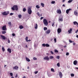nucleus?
Wrapping results in <instances>:
<instances>
[{"label": "nucleus", "instance_id": "nucleus-1", "mask_svg": "<svg viewBox=\"0 0 78 78\" xmlns=\"http://www.w3.org/2000/svg\"><path fill=\"white\" fill-rule=\"evenodd\" d=\"M11 9L12 11H17L18 10V6L17 5H15L13 6V7H12Z\"/></svg>", "mask_w": 78, "mask_h": 78}, {"label": "nucleus", "instance_id": "nucleus-2", "mask_svg": "<svg viewBox=\"0 0 78 78\" xmlns=\"http://www.w3.org/2000/svg\"><path fill=\"white\" fill-rule=\"evenodd\" d=\"M43 22L45 26H47L48 25V22L46 19H43Z\"/></svg>", "mask_w": 78, "mask_h": 78}, {"label": "nucleus", "instance_id": "nucleus-3", "mask_svg": "<svg viewBox=\"0 0 78 78\" xmlns=\"http://www.w3.org/2000/svg\"><path fill=\"white\" fill-rule=\"evenodd\" d=\"M9 14V11L4 12L2 13V14L3 15V16H8Z\"/></svg>", "mask_w": 78, "mask_h": 78}, {"label": "nucleus", "instance_id": "nucleus-4", "mask_svg": "<svg viewBox=\"0 0 78 78\" xmlns=\"http://www.w3.org/2000/svg\"><path fill=\"white\" fill-rule=\"evenodd\" d=\"M28 12L29 14H31L32 13V11L31 10V8L30 7L28 9Z\"/></svg>", "mask_w": 78, "mask_h": 78}, {"label": "nucleus", "instance_id": "nucleus-5", "mask_svg": "<svg viewBox=\"0 0 78 78\" xmlns=\"http://www.w3.org/2000/svg\"><path fill=\"white\" fill-rule=\"evenodd\" d=\"M2 30L3 31L6 30V25L4 26L2 28Z\"/></svg>", "mask_w": 78, "mask_h": 78}, {"label": "nucleus", "instance_id": "nucleus-6", "mask_svg": "<svg viewBox=\"0 0 78 78\" xmlns=\"http://www.w3.org/2000/svg\"><path fill=\"white\" fill-rule=\"evenodd\" d=\"M62 31V30H61V29L60 28H58L57 29L58 33H61Z\"/></svg>", "mask_w": 78, "mask_h": 78}, {"label": "nucleus", "instance_id": "nucleus-7", "mask_svg": "<svg viewBox=\"0 0 78 78\" xmlns=\"http://www.w3.org/2000/svg\"><path fill=\"white\" fill-rule=\"evenodd\" d=\"M0 36L2 39H3V40H5V39H6V38L5 36L2 35H1Z\"/></svg>", "mask_w": 78, "mask_h": 78}, {"label": "nucleus", "instance_id": "nucleus-8", "mask_svg": "<svg viewBox=\"0 0 78 78\" xmlns=\"http://www.w3.org/2000/svg\"><path fill=\"white\" fill-rule=\"evenodd\" d=\"M72 11V9H68L66 10V13L67 14H69V11Z\"/></svg>", "mask_w": 78, "mask_h": 78}, {"label": "nucleus", "instance_id": "nucleus-9", "mask_svg": "<svg viewBox=\"0 0 78 78\" xmlns=\"http://www.w3.org/2000/svg\"><path fill=\"white\" fill-rule=\"evenodd\" d=\"M18 68H19V67H18V66H16L15 67H13V69H14V70L15 69L16 70H18Z\"/></svg>", "mask_w": 78, "mask_h": 78}, {"label": "nucleus", "instance_id": "nucleus-10", "mask_svg": "<svg viewBox=\"0 0 78 78\" xmlns=\"http://www.w3.org/2000/svg\"><path fill=\"white\" fill-rule=\"evenodd\" d=\"M73 23H74V25H77V27H78V23L77 22H76V21L73 22Z\"/></svg>", "mask_w": 78, "mask_h": 78}, {"label": "nucleus", "instance_id": "nucleus-11", "mask_svg": "<svg viewBox=\"0 0 78 78\" xmlns=\"http://www.w3.org/2000/svg\"><path fill=\"white\" fill-rule=\"evenodd\" d=\"M44 60H48L50 58H49L48 57L46 56L44 58Z\"/></svg>", "mask_w": 78, "mask_h": 78}, {"label": "nucleus", "instance_id": "nucleus-12", "mask_svg": "<svg viewBox=\"0 0 78 78\" xmlns=\"http://www.w3.org/2000/svg\"><path fill=\"white\" fill-rule=\"evenodd\" d=\"M59 76H60L61 78L62 77V73L61 72H59Z\"/></svg>", "mask_w": 78, "mask_h": 78}, {"label": "nucleus", "instance_id": "nucleus-13", "mask_svg": "<svg viewBox=\"0 0 78 78\" xmlns=\"http://www.w3.org/2000/svg\"><path fill=\"white\" fill-rule=\"evenodd\" d=\"M57 13L58 14H61V11L60 9H58L57 10Z\"/></svg>", "mask_w": 78, "mask_h": 78}, {"label": "nucleus", "instance_id": "nucleus-14", "mask_svg": "<svg viewBox=\"0 0 78 78\" xmlns=\"http://www.w3.org/2000/svg\"><path fill=\"white\" fill-rule=\"evenodd\" d=\"M50 31H51V30H50L49 29L46 32V34H49L50 33Z\"/></svg>", "mask_w": 78, "mask_h": 78}, {"label": "nucleus", "instance_id": "nucleus-15", "mask_svg": "<svg viewBox=\"0 0 78 78\" xmlns=\"http://www.w3.org/2000/svg\"><path fill=\"white\" fill-rule=\"evenodd\" d=\"M7 51H9V53H11V49L9 48L7 49Z\"/></svg>", "mask_w": 78, "mask_h": 78}, {"label": "nucleus", "instance_id": "nucleus-16", "mask_svg": "<svg viewBox=\"0 0 78 78\" xmlns=\"http://www.w3.org/2000/svg\"><path fill=\"white\" fill-rule=\"evenodd\" d=\"M72 31V29L71 28L69 30H68V32L69 33V34L71 33V32Z\"/></svg>", "mask_w": 78, "mask_h": 78}, {"label": "nucleus", "instance_id": "nucleus-17", "mask_svg": "<svg viewBox=\"0 0 78 78\" xmlns=\"http://www.w3.org/2000/svg\"><path fill=\"white\" fill-rule=\"evenodd\" d=\"M77 61L75 60L73 62L74 65H76L77 64Z\"/></svg>", "mask_w": 78, "mask_h": 78}, {"label": "nucleus", "instance_id": "nucleus-18", "mask_svg": "<svg viewBox=\"0 0 78 78\" xmlns=\"http://www.w3.org/2000/svg\"><path fill=\"white\" fill-rule=\"evenodd\" d=\"M35 27V29H37V27H38V26L37 25V24L36 23L35 24V25L34 26Z\"/></svg>", "mask_w": 78, "mask_h": 78}, {"label": "nucleus", "instance_id": "nucleus-19", "mask_svg": "<svg viewBox=\"0 0 78 78\" xmlns=\"http://www.w3.org/2000/svg\"><path fill=\"white\" fill-rule=\"evenodd\" d=\"M23 28H24L23 26L22 25H20L19 26V28H20V29H23Z\"/></svg>", "mask_w": 78, "mask_h": 78}, {"label": "nucleus", "instance_id": "nucleus-20", "mask_svg": "<svg viewBox=\"0 0 78 78\" xmlns=\"http://www.w3.org/2000/svg\"><path fill=\"white\" fill-rule=\"evenodd\" d=\"M74 14H75L76 16H78V13L77 12H76V11H75L74 12Z\"/></svg>", "mask_w": 78, "mask_h": 78}, {"label": "nucleus", "instance_id": "nucleus-21", "mask_svg": "<svg viewBox=\"0 0 78 78\" xmlns=\"http://www.w3.org/2000/svg\"><path fill=\"white\" fill-rule=\"evenodd\" d=\"M26 60L27 61H28V62H30V60L28 58H27V57L26 58Z\"/></svg>", "mask_w": 78, "mask_h": 78}, {"label": "nucleus", "instance_id": "nucleus-22", "mask_svg": "<svg viewBox=\"0 0 78 78\" xmlns=\"http://www.w3.org/2000/svg\"><path fill=\"white\" fill-rule=\"evenodd\" d=\"M2 51H3V52H4L5 51V48H4V47H2Z\"/></svg>", "mask_w": 78, "mask_h": 78}, {"label": "nucleus", "instance_id": "nucleus-23", "mask_svg": "<svg viewBox=\"0 0 78 78\" xmlns=\"http://www.w3.org/2000/svg\"><path fill=\"white\" fill-rule=\"evenodd\" d=\"M45 46L47 47H50V45H49V44H45Z\"/></svg>", "mask_w": 78, "mask_h": 78}, {"label": "nucleus", "instance_id": "nucleus-24", "mask_svg": "<svg viewBox=\"0 0 78 78\" xmlns=\"http://www.w3.org/2000/svg\"><path fill=\"white\" fill-rule=\"evenodd\" d=\"M28 37H26L25 40H26V42H28Z\"/></svg>", "mask_w": 78, "mask_h": 78}, {"label": "nucleus", "instance_id": "nucleus-25", "mask_svg": "<svg viewBox=\"0 0 78 78\" xmlns=\"http://www.w3.org/2000/svg\"><path fill=\"white\" fill-rule=\"evenodd\" d=\"M41 5L42 6V7H44V4L42 3H41Z\"/></svg>", "mask_w": 78, "mask_h": 78}, {"label": "nucleus", "instance_id": "nucleus-26", "mask_svg": "<svg viewBox=\"0 0 78 78\" xmlns=\"http://www.w3.org/2000/svg\"><path fill=\"white\" fill-rule=\"evenodd\" d=\"M36 8H37V9L39 8H40V7L39 6V5H36Z\"/></svg>", "mask_w": 78, "mask_h": 78}, {"label": "nucleus", "instance_id": "nucleus-27", "mask_svg": "<svg viewBox=\"0 0 78 78\" xmlns=\"http://www.w3.org/2000/svg\"><path fill=\"white\" fill-rule=\"evenodd\" d=\"M54 57H53V56H50L49 57V58L51 59H53Z\"/></svg>", "mask_w": 78, "mask_h": 78}, {"label": "nucleus", "instance_id": "nucleus-28", "mask_svg": "<svg viewBox=\"0 0 78 78\" xmlns=\"http://www.w3.org/2000/svg\"><path fill=\"white\" fill-rule=\"evenodd\" d=\"M44 31H46L47 30V27H44Z\"/></svg>", "mask_w": 78, "mask_h": 78}, {"label": "nucleus", "instance_id": "nucleus-29", "mask_svg": "<svg viewBox=\"0 0 78 78\" xmlns=\"http://www.w3.org/2000/svg\"><path fill=\"white\" fill-rule=\"evenodd\" d=\"M73 1V0H69L68 1V3H71Z\"/></svg>", "mask_w": 78, "mask_h": 78}, {"label": "nucleus", "instance_id": "nucleus-30", "mask_svg": "<svg viewBox=\"0 0 78 78\" xmlns=\"http://www.w3.org/2000/svg\"><path fill=\"white\" fill-rule=\"evenodd\" d=\"M51 3L52 4H55V1H52L51 2Z\"/></svg>", "mask_w": 78, "mask_h": 78}, {"label": "nucleus", "instance_id": "nucleus-31", "mask_svg": "<svg viewBox=\"0 0 78 78\" xmlns=\"http://www.w3.org/2000/svg\"><path fill=\"white\" fill-rule=\"evenodd\" d=\"M26 10H27L26 9H25V8H23V12H25V11H26Z\"/></svg>", "mask_w": 78, "mask_h": 78}, {"label": "nucleus", "instance_id": "nucleus-32", "mask_svg": "<svg viewBox=\"0 0 78 78\" xmlns=\"http://www.w3.org/2000/svg\"><path fill=\"white\" fill-rule=\"evenodd\" d=\"M58 67H60V64H59V63H58L57 64Z\"/></svg>", "mask_w": 78, "mask_h": 78}, {"label": "nucleus", "instance_id": "nucleus-33", "mask_svg": "<svg viewBox=\"0 0 78 78\" xmlns=\"http://www.w3.org/2000/svg\"><path fill=\"white\" fill-rule=\"evenodd\" d=\"M51 71L53 72H55V71L54 70V69H53V68L51 69Z\"/></svg>", "mask_w": 78, "mask_h": 78}, {"label": "nucleus", "instance_id": "nucleus-34", "mask_svg": "<svg viewBox=\"0 0 78 78\" xmlns=\"http://www.w3.org/2000/svg\"><path fill=\"white\" fill-rule=\"evenodd\" d=\"M71 76H72V77H73V76H75V75L74 74L72 73L71 74Z\"/></svg>", "mask_w": 78, "mask_h": 78}, {"label": "nucleus", "instance_id": "nucleus-35", "mask_svg": "<svg viewBox=\"0 0 78 78\" xmlns=\"http://www.w3.org/2000/svg\"><path fill=\"white\" fill-rule=\"evenodd\" d=\"M2 34H5V33H6V31H2Z\"/></svg>", "mask_w": 78, "mask_h": 78}, {"label": "nucleus", "instance_id": "nucleus-36", "mask_svg": "<svg viewBox=\"0 0 78 78\" xmlns=\"http://www.w3.org/2000/svg\"><path fill=\"white\" fill-rule=\"evenodd\" d=\"M8 25L9 26H11V22L9 23Z\"/></svg>", "mask_w": 78, "mask_h": 78}, {"label": "nucleus", "instance_id": "nucleus-37", "mask_svg": "<svg viewBox=\"0 0 78 78\" xmlns=\"http://www.w3.org/2000/svg\"><path fill=\"white\" fill-rule=\"evenodd\" d=\"M59 20L60 21H62L63 20H62V18H59Z\"/></svg>", "mask_w": 78, "mask_h": 78}, {"label": "nucleus", "instance_id": "nucleus-38", "mask_svg": "<svg viewBox=\"0 0 78 78\" xmlns=\"http://www.w3.org/2000/svg\"><path fill=\"white\" fill-rule=\"evenodd\" d=\"M55 53H58V51L56 49L55 50Z\"/></svg>", "mask_w": 78, "mask_h": 78}, {"label": "nucleus", "instance_id": "nucleus-39", "mask_svg": "<svg viewBox=\"0 0 78 78\" xmlns=\"http://www.w3.org/2000/svg\"><path fill=\"white\" fill-rule=\"evenodd\" d=\"M18 17L19 18H21L22 17V15H18Z\"/></svg>", "mask_w": 78, "mask_h": 78}, {"label": "nucleus", "instance_id": "nucleus-40", "mask_svg": "<svg viewBox=\"0 0 78 78\" xmlns=\"http://www.w3.org/2000/svg\"><path fill=\"white\" fill-rule=\"evenodd\" d=\"M33 59H34V60H37V58L36 57H34Z\"/></svg>", "mask_w": 78, "mask_h": 78}, {"label": "nucleus", "instance_id": "nucleus-41", "mask_svg": "<svg viewBox=\"0 0 78 78\" xmlns=\"http://www.w3.org/2000/svg\"><path fill=\"white\" fill-rule=\"evenodd\" d=\"M66 56H69V53L68 52L66 53Z\"/></svg>", "mask_w": 78, "mask_h": 78}, {"label": "nucleus", "instance_id": "nucleus-42", "mask_svg": "<svg viewBox=\"0 0 78 78\" xmlns=\"http://www.w3.org/2000/svg\"><path fill=\"white\" fill-rule=\"evenodd\" d=\"M10 75H11V76H12L13 75V74H12V73H10Z\"/></svg>", "mask_w": 78, "mask_h": 78}, {"label": "nucleus", "instance_id": "nucleus-43", "mask_svg": "<svg viewBox=\"0 0 78 78\" xmlns=\"http://www.w3.org/2000/svg\"><path fill=\"white\" fill-rule=\"evenodd\" d=\"M42 45L43 46V47H45V44H42Z\"/></svg>", "mask_w": 78, "mask_h": 78}, {"label": "nucleus", "instance_id": "nucleus-44", "mask_svg": "<svg viewBox=\"0 0 78 78\" xmlns=\"http://www.w3.org/2000/svg\"><path fill=\"white\" fill-rule=\"evenodd\" d=\"M69 41L70 43H72V42H73V41H72L70 40H69Z\"/></svg>", "mask_w": 78, "mask_h": 78}, {"label": "nucleus", "instance_id": "nucleus-45", "mask_svg": "<svg viewBox=\"0 0 78 78\" xmlns=\"http://www.w3.org/2000/svg\"><path fill=\"white\" fill-rule=\"evenodd\" d=\"M18 76V74H16V76H15V78H17Z\"/></svg>", "mask_w": 78, "mask_h": 78}, {"label": "nucleus", "instance_id": "nucleus-46", "mask_svg": "<svg viewBox=\"0 0 78 78\" xmlns=\"http://www.w3.org/2000/svg\"><path fill=\"white\" fill-rule=\"evenodd\" d=\"M34 73H35V74H37V73H38V71H35L34 72Z\"/></svg>", "mask_w": 78, "mask_h": 78}, {"label": "nucleus", "instance_id": "nucleus-47", "mask_svg": "<svg viewBox=\"0 0 78 78\" xmlns=\"http://www.w3.org/2000/svg\"><path fill=\"white\" fill-rule=\"evenodd\" d=\"M37 14L38 16H40V14H39V12H37Z\"/></svg>", "mask_w": 78, "mask_h": 78}, {"label": "nucleus", "instance_id": "nucleus-48", "mask_svg": "<svg viewBox=\"0 0 78 78\" xmlns=\"http://www.w3.org/2000/svg\"><path fill=\"white\" fill-rule=\"evenodd\" d=\"M55 42H56V38H55L54 39Z\"/></svg>", "mask_w": 78, "mask_h": 78}, {"label": "nucleus", "instance_id": "nucleus-49", "mask_svg": "<svg viewBox=\"0 0 78 78\" xmlns=\"http://www.w3.org/2000/svg\"><path fill=\"white\" fill-rule=\"evenodd\" d=\"M14 14H13V13H11L10 14V16H12V15H13Z\"/></svg>", "mask_w": 78, "mask_h": 78}, {"label": "nucleus", "instance_id": "nucleus-50", "mask_svg": "<svg viewBox=\"0 0 78 78\" xmlns=\"http://www.w3.org/2000/svg\"><path fill=\"white\" fill-rule=\"evenodd\" d=\"M51 54H52V55H53V51H51Z\"/></svg>", "mask_w": 78, "mask_h": 78}, {"label": "nucleus", "instance_id": "nucleus-51", "mask_svg": "<svg viewBox=\"0 0 78 78\" xmlns=\"http://www.w3.org/2000/svg\"><path fill=\"white\" fill-rule=\"evenodd\" d=\"M57 59H59V56H57Z\"/></svg>", "mask_w": 78, "mask_h": 78}, {"label": "nucleus", "instance_id": "nucleus-52", "mask_svg": "<svg viewBox=\"0 0 78 78\" xmlns=\"http://www.w3.org/2000/svg\"><path fill=\"white\" fill-rule=\"evenodd\" d=\"M55 24V23H52V27H53V26H54V25Z\"/></svg>", "mask_w": 78, "mask_h": 78}, {"label": "nucleus", "instance_id": "nucleus-53", "mask_svg": "<svg viewBox=\"0 0 78 78\" xmlns=\"http://www.w3.org/2000/svg\"><path fill=\"white\" fill-rule=\"evenodd\" d=\"M12 36H15V34H14V33H13V34H12Z\"/></svg>", "mask_w": 78, "mask_h": 78}, {"label": "nucleus", "instance_id": "nucleus-54", "mask_svg": "<svg viewBox=\"0 0 78 78\" xmlns=\"http://www.w3.org/2000/svg\"><path fill=\"white\" fill-rule=\"evenodd\" d=\"M44 19V17H41V18L40 19H41V20H42V19Z\"/></svg>", "mask_w": 78, "mask_h": 78}, {"label": "nucleus", "instance_id": "nucleus-55", "mask_svg": "<svg viewBox=\"0 0 78 78\" xmlns=\"http://www.w3.org/2000/svg\"><path fill=\"white\" fill-rule=\"evenodd\" d=\"M75 44H76V43L75 42L73 43V45H75Z\"/></svg>", "mask_w": 78, "mask_h": 78}, {"label": "nucleus", "instance_id": "nucleus-56", "mask_svg": "<svg viewBox=\"0 0 78 78\" xmlns=\"http://www.w3.org/2000/svg\"><path fill=\"white\" fill-rule=\"evenodd\" d=\"M8 43H10V41H9V39L8 40Z\"/></svg>", "mask_w": 78, "mask_h": 78}, {"label": "nucleus", "instance_id": "nucleus-57", "mask_svg": "<svg viewBox=\"0 0 78 78\" xmlns=\"http://www.w3.org/2000/svg\"><path fill=\"white\" fill-rule=\"evenodd\" d=\"M78 31V29L77 30V31H76V33H77V32Z\"/></svg>", "mask_w": 78, "mask_h": 78}, {"label": "nucleus", "instance_id": "nucleus-58", "mask_svg": "<svg viewBox=\"0 0 78 78\" xmlns=\"http://www.w3.org/2000/svg\"><path fill=\"white\" fill-rule=\"evenodd\" d=\"M62 6H64V7H65V6H65V5L63 4L62 5Z\"/></svg>", "mask_w": 78, "mask_h": 78}, {"label": "nucleus", "instance_id": "nucleus-59", "mask_svg": "<svg viewBox=\"0 0 78 78\" xmlns=\"http://www.w3.org/2000/svg\"><path fill=\"white\" fill-rule=\"evenodd\" d=\"M30 41H31V40H28V42H30Z\"/></svg>", "mask_w": 78, "mask_h": 78}, {"label": "nucleus", "instance_id": "nucleus-60", "mask_svg": "<svg viewBox=\"0 0 78 78\" xmlns=\"http://www.w3.org/2000/svg\"><path fill=\"white\" fill-rule=\"evenodd\" d=\"M65 0H62V2H63V3H64V2H65Z\"/></svg>", "mask_w": 78, "mask_h": 78}, {"label": "nucleus", "instance_id": "nucleus-61", "mask_svg": "<svg viewBox=\"0 0 78 78\" xmlns=\"http://www.w3.org/2000/svg\"><path fill=\"white\" fill-rule=\"evenodd\" d=\"M30 69V67L29 66L27 67V69Z\"/></svg>", "mask_w": 78, "mask_h": 78}, {"label": "nucleus", "instance_id": "nucleus-62", "mask_svg": "<svg viewBox=\"0 0 78 78\" xmlns=\"http://www.w3.org/2000/svg\"><path fill=\"white\" fill-rule=\"evenodd\" d=\"M26 77H25V76H24L22 78H26Z\"/></svg>", "mask_w": 78, "mask_h": 78}, {"label": "nucleus", "instance_id": "nucleus-63", "mask_svg": "<svg viewBox=\"0 0 78 78\" xmlns=\"http://www.w3.org/2000/svg\"><path fill=\"white\" fill-rule=\"evenodd\" d=\"M26 48H28V46H27V45H26Z\"/></svg>", "mask_w": 78, "mask_h": 78}, {"label": "nucleus", "instance_id": "nucleus-64", "mask_svg": "<svg viewBox=\"0 0 78 78\" xmlns=\"http://www.w3.org/2000/svg\"><path fill=\"white\" fill-rule=\"evenodd\" d=\"M66 45H65L64 46V48H66Z\"/></svg>", "mask_w": 78, "mask_h": 78}]
</instances>
